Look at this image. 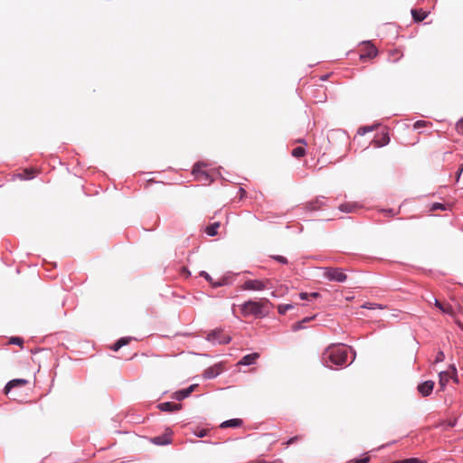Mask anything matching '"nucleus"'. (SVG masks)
Returning a JSON list of instances; mask_svg holds the SVG:
<instances>
[{
    "label": "nucleus",
    "mask_w": 463,
    "mask_h": 463,
    "mask_svg": "<svg viewBox=\"0 0 463 463\" xmlns=\"http://www.w3.org/2000/svg\"><path fill=\"white\" fill-rule=\"evenodd\" d=\"M439 383L440 385V388L441 390H444V388L446 387L448 382H449V373L448 372H445V371H442L439 373Z\"/></svg>",
    "instance_id": "nucleus-19"
},
{
    "label": "nucleus",
    "mask_w": 463,
    "mask_h": 463,
    "mask_svg": "<svg viewBox=\"0 0 463 463\" xmlns=\"http://www.w3.org/2000/svg\"><path fill=\"white\" fill-rule=\"evenodd\" d=\"M172 431L166 429L165 433L151 438V442L157 446H165L172 443Z\"/></svg>",
    "instance_id": "nucleus-7"
},
{
    "label": "nucleus",
    "mask_w": 463,
    "mask_h": 463,
    "mask_svg": "<svg viewBox=\"0 0 463 463\" xmlns=\"http://www.w3.org/2000/svg\"><path fill=\"white\" fill-rule=\"evenodd\" d=\"M434 382L431 380L425 381L420 383L417 387L418 392L423 396L427 397L431 394L434 388Z\"/></svg>",
    "instance_id": "nucleus-8"
},
{
    "label": "nucleus",
    "mask_w": 463,
    "mask_h": 463,
    "mask_svg": "<svg viewBox=\"0 0 463 463\" xmlns=\"http://www.w3.org/2000/svg\"><path fill=\"white\" fill-rule=\"evenodd\" d=\"M435 306L440 309L442 312L444 313H447L448 311L443 307V306L441 305V303L438 300V299H435Z\"/></svg>",
    "instance_id": "nucleus-42"
},
{
    "label": "nucleus",
    "mask_w": 463,
    "mask_h": 463,
    "mask_svg": "<svg viewBox=\"0 0 463 463\" xmlns=\"http://www.w3.org/2000/svg\"><path fill=\"white\" fill-rule=\"evenodd\" d=\"M194 434L198 438H203L207 435V430L205 429H200L195 430Z\"/></svg>",
    "instance_id": "nucleus-30"
},
{
    "label": "nucleus",
    "mask_w": 463,
    "mask_h": 463,
    "mask_svg": "<svg viewBox=\"0 0 463 463\" xmlns=\"http://www.w3.org/2000/svg\"><path fill=\"white\" fill-rule=\"evenodd\" d=\"M181 274H182L183 276H184L185 278H188V277H190V276H191V272H190V270H189L187 268H185V267H182V269H181Z\"/></svg>",
    "instance_id": "nucleus-36"
},
{
    "label": "nucleus",
    "mask_w": 463,
    "mask_h": 463,
    "mask_svg": "<svg viewBox=\"0 0 463 463\" xmlns=\"http://www.w3.org/2000/svg\"><path fill=\"white\" fill-rule=\"evenodd\" d=\"M260 357L259 353H251L249 354L244 355L239 362V364L241 365H252L256 363V360Z\"/></svg>",
    "instance_id": "nucleus-11"
},
{
    "label": "nucleus",
    "mask_w": 463,
    "mask_h": 463,
    "mask_svg": "<svg viewBox=\"0 0 463 463\" xmlns=\"http://www.w3.org/2000/svg\"><path fill=\"white\" fill-rule=\"evenodd\" d=\"M293 304H280L278 306V312L279 315H285L288 310L294 308Z\"/></svg>",
    "instance_id": "nucleus-21"
},
{
    "label": "nucleus",
    "mask_w": 463,
    "mask_h": 463,
    "mask_svg": "<svg viewBox=\"0 0 463 463\" xmlns=\"http://www.w3.org/2000/svg\"><path fill=\"white\" fill-rule=\"evenodd\" d=\"M131 339H132L131 337H121L112 345L111 349L113 351L117 352L121 347L128 345Z\"/></svg>",
    "instance_id": "nucleus-18"
},
{
    "label": "nucleus",
    "mask_w": 463,
    "mask_h": 463,
    "mask_svg": "<svg viewBox=\"0 0 463 463\" xmlns=\"http://www.w3.org/2000/svg\"><path fill=\"white\" fill-rule=\"evenodd\" d=\"M158 408L162 411L172 412V411H175L180 410L181 409V404L180 403H175V402H165L159 403L158 404Z\"/></svg>",
    "instance_id": "nucleus-10"
},
{
    "label": "nucleus",
    "mask_w": 463,
    "mask_h": 463,
    "mask_svg": "<svg viewBox=\"0 0 463 463\" xmlns=\"http://www.w3.org/2000/svg\"><path fill=\"white\" fill-rule=\"evenodd\" d=\"M305 153H306V150L304 147L302 146H297L295 147L292 152H291V155L294 156V157H302L305 156Z\"/></svg>",
    "instance_id": "nucleus-22"
},
{
    "label": "nucleus",
    "mask_w": 463,
    "mask_h": 463,
    "mask_svg": "<svg viewBox=\"0 0 463 463\" xmlns=\"http://www.w3.org/2000/svg\"><path fill=\"white\" fill-rule=\"evenodd\" d=\"M199 275L200 277H203L206 281H208L211 285L213 284V279L208 272L202 270Z\"/></svg>",
    "instance_id": "nucleus-26"
},
{
    "label": "nucleus",
    "mask_w": 463,
    "mask_h": 463,
    "mask_svg": "<svg viewBox=\"0 0 463 463\" xmlns=\"http://www.w3.org/2000/svg\"><path fill=\"white\" fill-rule=\"evenodd\" d=\"M355 357V352L352 347L347 348L343 345L327 347L322 354V362L328 368H338L351 364Z\"/></svg>",
    "instance_id": "nucleus-1"
},
{
    "label": "nucleus",
    "mask_w": 463,
    "mask_h": 463,
    "mask_svg": "<svg viewBox=\"0 0 463 463\" xmlns=\"http://www.w3.org/2000/svg\"><path fill=\"white\" fill-rule=\"evenodd\" d=\"M322 269L323 278L328 281L344 283L347 279V275L342 268L324 267Z\"/></svg>",
    "instance_id": "nucleus-2"
},
{
    "label": "nucleus",
    "mask_w": 463,
    "mask_h": 463,
    "mask_svg": "<svg viewBox=\"0 0 463 463\" xmlns=\"http://www.w3.org/2000/svg\"><path fill=\"white\" fill-rule=\"evenodd\" d=\"M362 307L365 308V309H376V308L383 309V308L382 305L377 304V303H372V302L364 303L362 305Z\"/></svg>",
    "instance_id": "nucleus-23"
},
{
    "label": "nucleus",
    "mask_w": 463,
    "mask_h": 463,
    "mask_svg": "<svg viewBox=\"0 0 463 463\" xmlns=\"http://www.w3.org/2000/svg\"><path fill=\"white\" fill-rule=\"evenodd\" d=\"M383 212L388 215H395L398 213V212H394L393 209H384Z\"/></svg>",
    "instance_id": "nucleus-43"
},
{
    "label": "nucleus",
    "mask_w": 463,
    "mask_h": 463,
    "mask_svg": "<svg viewBox=\"0 0 463 463\" xmlns=\"http://www.w3.org/2000/svg\"><path fill=\"white\" fill-rule=\"evenodd\" d=\"M326 204V198L324 196L317 197L315 200L308 202L305 205L307 211H318Z\"/></svg>",
    "instance_id": "nucleus-9"
},
{
    "label": "nucleus",
    "mask_w": 463,
    "mask_h": 463,
    "mask_svg": "<svg viewBox=\"0 0 463 463\" xmlns=\"http://www.w3.org/2000/svg\"><path fill=\"white\" fill-rule=\"evenodd\" d=\"M270 283L269 279H247L241 286L243 290L249 291H262L269 288Z\"/></svg>",
    "instance_id": "nucleus-5"
},
{
    "label": "nucleus",
    "mask_w": 463,
    "mask_h": 463,
    "mask_svg": "<svg viewBox=\"0 0 463 463\" xmlns=\"http://www.w3.org/2000/svg\"><path fill=\"white\" fill-rule=\"evenodd\" d=\"M389 141H390L389 137H388V136H384V137H383V143L381 146H385V145H387V144L389 143Z\"/></svg>",
    "instance_id": "nucleus-49"
},
{
    "label": "nucleus",
    "mask_w": 463,
    "mask_h": 463,
    "mask_svg": "<svg viewBox=\"0 0 463 463\" xmlns=\"http://www.w3.org/2000/svg\"><path fill=\"white\" fill-rule=\"evenodd\" d=\"M373 126H367V127H364L362 128H359L358 130V134H361V135H364L365 134L366 132H370V131H373Z\"/></svg>",
    "instance_id": "nucleus-33"
},
{
    "label": "nucleus",
    "mask_w": 463,
    "mask_h": 463,
    "mask_svg": "<svg viewBox=\"0 0 463 463\" xmlns=\"http://www.w3.org/2000/svg\"><path fill=\"white\" fill-rule=\"evenodd\" d=\"M26 174H27V175H26L25 179H32L33 178V175H31V173L26 171Z\"/></svg>",
    "instance_id": "nucleus-50"
},
{
    "label": "nucleus",
    "mask_w": 463,
    "mask_h": 463,
    "mask_svg": "<svg viewBox=\"0 0 463 463\" xmlns=\"http://www.w3.org/2000/svg\"><path fill=\"white\" fill-rule=\"evenodd\" d=\"M414 22L419 23L423 21L428 16V12L422 9H411V11Z\"/></svg>",
    "instance_id": "nucleus-14"
},
{
    "label": "nucleus",
    "mask_w": 463,
    "mask_h": 463,
    "mask_svg": "<svg viewBox=\"0 0 463 463\" xmlns=\"http://www.w3.org/2000/svg\"><path fill=\"white\" fill-rule=\"evenodd\" d=\"M463 172V164L459 166V168L457 171V179L458 180L461 173Z\"/></svg>",
    "instance_id": "nucleus-46"
},
{
    "label": "nucleus",
    "mask_w": 463,
    "mask_h": 463,
    "mask_svg": "<svg viewBox=\"0 0 463 463\" xmlns=\"http://www.w3.org/2000/svg\"><path fill=\"white\" fill-rule=\"evenodd\" d=\"M456 129L458 133L463 135V118H460L456 124Z\"/></svg>",
    "instance_id": "nucleus-32"
},
{
    "label": "nucleus",
    "mask_w": 463,
    "mask_h": 463,
    "mask_svg": "<svg viewBox=\"0 0 463 463\" xmlns=\"http://www.w3.org/2000/svg\"><path fill=\"white\" fill-rule=\"evenodd\" d=\"M369 457H364L362 458H355L354 459V463H368L369 462Z\"/></svg>",
    "instance_id": "nucleus-37"
},
{
    "label": "nucleus",
    "mask_w": 463,
    "mask_h": 463,
    "mask_svg": "<svg viewBox=\"0 0 463 463\" xmlns=\"http://www.w3.org/2000/svg\"><path fill=\"white\" fill-rule=\"evenodd\" d=\"M367 44L368 45L366 47V51L360 55L361 59H364V58L371 59L377 55L376 48L373 45L369 44V42H367Z\"/></svg>",
    "instance_id": "nucleus-16"
},
{
    "label": "nucleus",
    "mask_w": 463,
    "mask_h": 463,
    "mask_svg": "<svg viewBox=\"0 0 463 463\" xmlns=\"http://www.w3.org/2000/svg\"><path fill=\"white\" fill-rule=\"evenodd\" d=\"M299 298H300V299H302V300H307V301H310L309 293H307V292H301V293L299 294Z\"/></svg>",
    "instance_id": "nucleus-39"
},
{
    "label": "nucleus",
    "mask_w": 463,
    "mask_h": 463,
    "mask_svg": "<svg viewBox=\"0 0 463 463\" xmlns=\"http://www.w3.org/2000/svg\"><path fill=\"white\" fill-rule=\"evenodd\" d=\"M446 205L443 204V203H434L431 204L430 206V211L434 212V211H438V210H440V211H445L446 210Z\"/></svg>",
    "instance_id": "nucleus-25"
},
{
    "label": "nucleus",
    "mask_w": 463,
    "mask_h": 463,
    "mask_svg": "<svg viewBox=\"0 0 463 463\" xmlns=\"http://www.w3.org/2000/svg\"><path fill=\"white\" fill-rule=\"evenodd\" d=\"M262 307L263 305L260 302L248 300L241 306V310L244 317H249L251 315L260 317L262 316Z\"/></svg>",
    "instance_id": "nucleus-3"
},
{
    "label": "nucleus",
    "mask_w": 463,
    "mask_h": 463,
    "mask_svg": "<svg viewBox=\"0 0 463 463\" xmlns=\"http://www.w3.org/2000/svg\"><path fill=\"white\" fill-rule=\"evenodd\" d=\"M256 463H282V462L280 460H274V461L259 460Z\"/></svg>",
    "instance_id": "nucleus-47"
},
{
    "label": "nucleus",
    "mask_w": 463,
    "mask_h": 463,
    "mask_svg": "<svg viewBox=\"0 0 463 463\" xmlns=\"http://www.w3.org/2000/svg\"><path fill=\"white\" fill-rule=\"evenodd\" d=\"M242 425V420L241 419H231L221 423L220 427L225 428H239Z\"/></svg>",
    "instance_id": "nucleus-15"
},
{
    "label": "nucleus",
    "mask_w": 463,
    "mask_h": 463,
    "mask_svg": "<svg viewBox=\"0 0 463 463\" xmlns=\"http://www.w3.org/2000/svg\"><path fill=\"white\" fill-rule=\"evenodd\" d=\"M28 383L25 379H13L9 381L6 385L5 386V392L8 393L13 388L18 387V386H24Z\"/></svg>",
    "instance_id": "nucleus-12"
},
{
    "label": "nucleus",
    "mask_w": 463,
    "mask_h": 463,
    "mask_svg": "<svg viewBox=\"0 0 463 463\" xmlns=\"http://www.w3.org/2000/svg\"><path fill=\"white\" fill-rule=\"evenodd\" d=\"M303 328H305V326H304V323L302 321H298V322L293 324L292 326H291V329L294 332H297V331L301 330Z\"/></svg>",
    "instance_id": "nucleus-28"
},
{
    "label": "nucleus",
    "mask_w": 463,
    "mask_h": 463,
    "mask_svg": "<svg viewBox=\"0 0 463 463\" xmlns=\"http://www.w3.org/2000/svg\"><path fill=\"white\" fill-rule=\"evenodd\" d=\"M320 297V294L318 292H311L309 293L310 300L317 298Z\"/></svg>",
    "instance_id": "nucleus-44"
},
{
    "label": "nucleus",
    "mask_w": 463,
    "mask_h": 463,
    "mask_svg": "<svg viewBox=\"0 0 463 463\" xmlns=\"http://www.w3.org/2000/svg\"><path fill=\"white\" fill-rule=\"evenodd\" d=\"M450 369L452 370V376L451 378L453 379V381L456 383H458V375H457V369H456V366L454 364L450 365Z\"/></svg>",
    "instance_id": "nucleus-35"
},
{
    "label": "nucleus",
    "mask_w": 463,
    "mask_h": 463,
    "mask_svg": "<svg viewBox=\"0 0 463 463\" xmlns=\"http://www.w3.org/2000/svg\"><path fill=\"white\" fill-rule=\"evenodd\" d=\"M196 386H197L196 384H192L189 387L184 388V390L186 391V393L188 394V396L194 391Z\"/></svg>",
    "instance_id": "nucleus-41"
},
{
    "label": "nucleus",
    "mask_w": 463,
    "mask_h": 463,
    "mask_svg": "<svg viewBox=\"0 0 463 463\" xmlns=\"http://www.w3.org/2000/svg\"><path fill=\"white\" fill-rule=\"evenodd\" d=\"M219 365H213L204 370L203 376L205 379H214L220 374Z\"/></svg>",
    "instance_id": "nucleus-13"
},
{
    "label": "nucleus",
    "mask_w": 463,
    "mask_h": 463,
    "mask_svg": "<svg viewBox=\"0 0 463 463\" xmlns=\"http://www.w3.org/2000/svg\"><path fill=\"white\" fill-rule=\"evenodd\" d=\"M445 359V354L442 351H439L435 357V363H440Z\"/></svg>",
    "instance_id": "nucleus-34"
},
{
    "label": "nucleus",
    "mask_w": 463,
    "mask_h": 463,
    "mask_svg": "<svg viewBox=\"0 0 463 463\" xmlns=\"http://www.w3.org/2000/svg\"><path fill=\"white\" fill-rule=\"evenodd\" d=\"M293 439H290L288 441V444L292 443V442H293Z\"/></svg>",
    "instance_id": "nucleus-51"
},
{
    "label": "nucleus",
    "mask_w": 463,
    "mask_h": 463,
    "mask_svg": "<svg viewBox=\"0 0 463 463\" xmlns=\"http://www.w3.org/2000/svg\"><path fill=\"white\" fill-rule=\"evenodd\" d=\"M232 284V281L228 276L222 277L219 280L213 282L212 287L213 288H217L223 286H229Z\"/></svg>",
    "instance_id": "nucleus-17"
},
{
    "label": "nucleus",
    "mask_w": 463,
    "mask_h": 463,
    "mask_svg": "<svg viewBox=\"0 0 463 463\" xmlns=\"http://www.w3.org/2000/svg\"><path fill=\"white\" fill-rule=\"evenodd\" d=\"M174 397L178 400L182 401L188 397V394L186 393V391L184 389L179 390L175 392Z\"/></svg>",
    "instance_id": "nucleus-24"
},
{
    "label": "nucleus",
    "mask_w": 463,
    "mask_h": 463,
    "mask_svg": "<svg viewBox=\"0 0 463 463\" xmlns=\"http://www.w3.org/2000/svg\"><path fill=\"white\" fill-rule=\"evenodd\" d=\"M220 227L219 222H213L210 225H208L205 229V232L208 236L213 237L217 234V230Z\"/></svg>",
    "instance_id": "nucleus-20"
},
{
    "label": "nucleus",
    "mask_w": 463,
    "mask_h": 463,
    "mask_svg": "<svg viewBox=\"0 0 463 463\" xmlns=\"http://www.w3.org/2000/svg\"><path fill=\"white\" fill-rule=\"evenodd\" d=\"M10 343L13 345H21L24 343V340L19 336H14L10 339Z\"/></svg>",
    "instance_id": "nucleus-31"
},
{
    "label": "nucleus",
    "mask_w": 463,
    "mask_h": 463,
    "mask_svg": "<svg viewBox=\"0 0 463 463\" xmlns=\"http://www.w3.org/2000/svg\"><path fill=\"white\" fill-rule=\"evenodd\" d=\"M239 194H240V199H242L246 194V191L242 187H240Z\"/></svg>",
    "instance_id": "nucleus-45"
},
{
    "label": "nucleus",
    "mask_w": 463,
    "mask_h": 463,
    "mask_svg": "<svg viewBox=\"0 0 463 463\" xmlns=\"http://www.w3.org/2000/svg\"><path fill=\"white\" fill-rule=\"evenodd\" d=\"M339 210L344 213H351L353 211V206L347 203H343L339 206Z\"/></svg>",
    "instance_id": "nucleus-29"
},
{
    "label": "nucleus",
    "mask_w": 463,
    "mask_h": 463,
    "mask_svg": "<svg viewBox=\"0 0 463 463\" xmlns=\"http://www.w3.org/2000/svg\"><path fill=\"white\" fill-rule=\"evenodd\" d=\"M206 340L213 345H228L232 341V336L223 335L222 328H216L207 334Z\"/></svg>",
    "instance_id": "nucleus-4"
},
{
    "label": "nucleus",
    "mask_w": 463,
    "mask_h": 463,
    "mask_svg": "<svg viewBox=\"0 0 463 463\" xmlns=\"http://www.w3.org/2000/svg\"><path fill=\"white\" fill-rule=\"evenodd\" d=\"M196 386H197L196 384H192L189 387L184 388V390L186 391V393L188 394V396L194 391Z\"/></svg>",
    "instance_id": "nucleus-40"
},
{
    "label": "nucleus",
    "mask_w": 463,
    "mask_h": 463,
    "mask_svg": "<svg viewBox=\"0 0 463 463\" xmlns=\"http://www.w3.org/2000/svg\"><path fill=\"white\" fill-rule=\"evenodd\" d=\"M271 258L273 260H275L276 261L281 263V264H287L288 263V260L286 257L284 256H281V255H273L271 256Z\"/></svg>",
    "instance_id": "nucleus-27"
},
{
    "label": "nucleus",
    "mask_w": 463,
    "mask_h": 463,
    "mask_svg": "<svg viewBox=\"0 0 463 463\" xmlns=\"http://www.w3.org/2000/svg\"><path fill=\"white\" fill-rule=\"evenodd\" d=\"M206 165L203 162H197L193 168V175H194L195 179L198 181H201L204 184H211L213 181V178L212 177L211 174L207 171L202 170L203 166H205Z\"/></svg>",
    "instance_id": "nucleus-6"
},
{
    "label": "nucleus",
    "mask_w": 463,
    "mask_h": 463,
    "mask_svg": "<svg viewBox=\"0 0 463 463\" xmlns=\"http://www.w3.org/2000/svg\"><path fill=\"white\" fill-rule=\"evenodd\" d=\"M426 124H427V123H426V121H424V120H418V121H416V122L414 123V126H413V127H414V128H421V127H424Z\"/></svg>",
    "instance_id": "nucleus-38"
},
{
    "label": "nucleus",
    "mask_w": 463,
    "mask_h": 463,
    "mask_svg": "<svg viewBox=\"0 0 463 463\" xmlns=\"http://www.w3.org/2000/svg\"><path fill=\"white\" fill-rule=\"evenodd\" d=\"M312 319H314V317H307L305 318H303L301 321L306 324V323H308L310 322Z\"/></svg>",
    "instance_id": "nucleus-48"
}]
</instances>
